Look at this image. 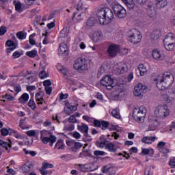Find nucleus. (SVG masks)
I'll list each match as a JSON object with an SVG mask.
<instances>
[{
    "label": "nucleus",
    "mask_w": 175,
    "mask_h": 175,
    "mask_svg": "<svg viewBox=\"0 0 175 175\" xmlns=\"http://www.w3.org/2000/svg\"><path fill=\"white\" fill-rule=\"evenodd\" d=\"M156 82L157 87L160 91H163L166 88H169L174 81V75L170 72H166L159 75L154 79Z\"/></svg>",
    "instance_id": "f257e3e1"
},
{
    "label": "nucleus",
    "mask_w": 175,
    "mask_h": 175,
    "mask_svg": "<svg viewBox=\"0 0 175 175\" xmlns=\"http://www.w3.org/2000/svg\"><path fill=\"white\" fill-rule=\"evenodd\" d=\"M96 16L100 25H107L114 18L113 10L109 8H103L98 10Z\"/></svg>",
    "instance_id": "f03ea898"
},
{
    "label": "nucleus",
    "mask_w": 175,
    "mask_h": 175,
    "mask_svg": "<svg viewBox=\"0 0 175 175\" xmlns=\"http://www.w3.org/2000/svg\"><path fill=\"white\" fill-rule=\"evenodd\" d=\"M146 114H147V110L144 107H136L133 110V118L137 122H140V121H144L146 118Z\"/></svg>",
    "instance_id": "7ed1b4c3"
},
{
    "label": "nucleus",
    "mask_w": 175,
    "mask_h": 175,
    "mask_svg": "<svg viewBox=\"0 0 175 175\" xmlns=\"http://www.w3.org/2000/svg\"><path fill=\"white\" fill-rule=\"evenodd\" d=\"M170 114V111L166 105H159L154 109V116L157 118H165Z\"/></svg>",
    "instance_id": "20e7f679"
},
{
    "label": "nucleus",
    "mask_w": 175,
    "mask_h": 175,
    "mask_svg": "<svg viewBox=\"0 0 175 175\" xmlns=\"http://www.w3.org/2000/svg\"><path fill=\"white\" fill-rule=\"evenodd\" d=\"M73 68L80 73H83L84 70H87L88 69V64H87L85 59L79 57L75 61Z\"/></svg>",
    "instance_id": "39448f33"
},
{
    "label": "nucleus",
    "mask_w": 175,
    "mask_h": 175,
    "mask_svg": "<svg viewBox=\"0 0 175 175\" xmlns=\"http://www.w3.org/2000/svg\"><path fill=\"white\" fill-rule=\"evenodd\" d=\"M129 40L133 43V44H137V43H140L142 40V35H140V33L137 31V29H134L129 33Z\"/></svg>",
    "instance_id": "423d86ee"
},
{
    "label": "nucleus",
    "mask_w": 175,
    "mask_h": 175,
    "mask_svg": "<svg viewBox=\"0 0 175 175\" xmlns=\"http://www.w3.org/2000/svg\"><path fill=\"white\" fill-rule=\"evenodd\" d=\"M113 10L115 13V16L118 17V18H124V17H126V10L122 5L115 4L113 6Z\"/></svg>",
    "instance_id": "0eeeda50"
},
{
    "label": "nucleus",
    "mask_w": 175,
    "mask_h": 175,
    "mask_svg": "<svg viewBox=\"0 0 175 175\" xmlns=\"http://www.w3.org/2000/svg\"><path fill=\"white\" fill-rule=\"evenodd\" d=\"M103 87H105L107 90H112L114 87V79L110 75H106L103 77L100 81Z\"/></svg>",
    "instance_id": "6e6552de"
},
{
    "label": "nucleus",
    "mask_w": 175,
    "mask_h": 175,
    "mask_svg": "<svg viewBox=\"0 0 175 175\" xmlns=\"http://www.w3.org/2000/svg\"><path fill=\"white\" fill-rule=\"evenodd\" d=\"M147 92V86L143 85V83H138L134 88L133 94L135 96L139 98H143V95Z\"/></svg>",
    "instance_id": "1a4fd4ad"
},
{
    "label": "nucleus",
    "mask_w": 175,
    "mask_h": 175,
    "mask_svg": "<svg viewBox=\"0 0 175 175\" xmlns=\"http://www.w3.org/2000/svg\"><path fill=\"white\" fill-rule=\"evenodd\" d=\"M66 144L68 146L70 150H71V151L73 152H77V151H79V150L83 147V144L76 142L72 139L66 140Z\"/></svg>",
    "instance_id": "9d476101"
},
{
    "label": "nucleus",
    "mask_w": 175,
    "mask_h": 175,
    "mask_svg": "<svg viewBox=\"0 0 175 175\" xmlns=\"http://www.w3.org/2000/svg\"><path fill=\"white\" fill-rule=\"evenodd\" d=\"M120 52V46L116 44H111L108 46L107 53L109 57L113 58Z\"/></svg>",
    "instance_id": "9b49d317"
},
{
    "label": "nucleus",
    "mask_w": 175,
    "mask_h": 175,
    "mask_svg": "<svg viewBox=\"0 0 175 175\" xmlns=\"http://www.w3.org/2000/svg\"><path fill=\"white\" fill-rule=\"evenodd\" d=\"M152 55L154 61H163L165 59V54L159 49H153Z\"/></svg>",
    "instance_id": "f8f14e48"
},
{
    "label": "nucleus",
    "mask_w": 175,
    "mask_h": 175,
    "mask_svg": "<svg viewBox=\"0 0 175 175\" xmlns=\"http://www.w3.org/2000/svg\"><path fill=\"white\" fill-rule=\"evenodd\" d=\"M5 47H9L6 49V51L8 54H10L12 51H14L18 47V44L12 40H8L5 42Z\"/></svg>",
    "instance_id": "ddd939ff"
},
{
    "label": "nucleus",
    "mask_w": 175,
    "mask_h": 175,
    "mask_svg": "<svg viewBox=\"0 0 175 175\" xmlns=\"http://www.w3.org/2000/svg\"><path fill=\"white\" fill-rule=\"evenodd\" d=\"M149 121V126L148 128V131H155L157 128H158V125H159V122H158V120L157 119L151 118V117H149L148 119Z\"/></svg>",
    "instance_id": "4468645a"
},
{
    "label": "nucleus",
    "mask_w": 175,
    "mask_h": 175,
    "mask_svg": "<svg viewBox=\"0 0 175 175\" xmlns=\"http://www.w3.org/2000/svg\"><path fill=\"white\" fill-rule=\"evenodd\" d=\"M47 133H49V131H46V130H42L40 132V139H42V143H44V144H47V143H50V141L53 139V135H51V136L49 137H44L45 135H47Z\"/></svg>",
    "instance_id": "2eb2a0df"
},
{
    "label": "nucleus",
    "mask_w": 175,
    "mask_h": 175,
    "mask_svg": "<svg viewBox=\"0 0 175 175\" xmlns=\"http://www.w3.org/2000/svg\"><path fill=\"white\" fill-rule=\"evenodd\" d=\"M68 45H66V44H65L64 42L60 44L58 49L59 55H68Z\"/></svg>",
    "instance_id": "dca6fc26"
},
{
    "label": "nucleus",
    "mask_w": 175,
    "mask_h": 175,
    "mask_svg": "<svg viewBox=\"0 0 175 175\" xmlns=\"http://www.w3.org/2000/svg\"><path fill=\"white\" fill-rule=\"evenodd\" d=\"M96 23H98V21H96L94 17H90L86 21L85 28L86 29H91V28L96 25Z\"/></svg>",
    "instance_id": "f3484780"
},
{
    "label": "nucleus",
    "mask_w": 175,
    "mask_h": 175,
    "mask_svg": "<svg viewBox=\"0 0 175 175\" xmlns=\"http://www.w3.org/2000/svg\"><path fill=\"white\" fill-rule=\"evenodd\" d=\"M128 69V66L126 64H123L121 65H116L114 67V70L117 72L118 75H121L124 73V72H126Z\"/></svg>",
    "instance_id": "a211bd4d"
},
{
    "label": "nucleus",
    "mask_w": 175,
    "mask_h": 175,
    "mask_svg": "<svg viewBox=\"0 0 175 175\" xmlns=\"http://www.w3.org/2000/svg\"><path fill=\"white\" fill-rule=\"evenodd\" d=\"M175 43V36L173 33H168L166 34L163 40V44Z\"/></svg>",
    "instance_id": "6ab92c4d"
},
{
    "label": "nucleus",
    "mask_w": 175,
    "mask_h": 175,
    "mask_svg": "<svg viewBox=\"0 0 175 175\" xmlns=\"http://www.w3.org/2000/svg\"><path fill=\"white\" fill-rule=\"evenodd\" d=\"M29 99V94H28V93H24L18 99V100L19 103H21V105H25V103L28 102Z\"/></svg>",
    "instance_id": "aec40b11"
},
{
    "label": "nucleus",
    "mask_w": 175,
    "mask_h": 175,
    "mask_svg": "<svg viewBox=\"0 0 175 175\" xmlns=\"http://www.w3.org/2000/svg\"><path fill=\"white\" fill-rule=\"evenodd\" d=\"M77 128L81 133H85L89 131L88 125L85 124V123H81V124H78Z\"/></svg>",
    "instance_id": "412c9836"
},
{
    "label": "nucleus",
    "mask_w": 175,
    "mask_h": 175,
    "mask_svg": "<svg viewBox=\"0 0 175 175\" xmlns=\"http://www.w3.org/2000/svg\"><path fill=\"white\" fill-rule=\"evenodd\" d=\"M102 39V32L100 31H94L92 36V40L96 43H98Z\"/></svg>",
    "instance_id": "4be33fe9"
},
{
    "label": "nucleus",
    "mask_w": 175,
    "mask_h": 175,
    "mask_svg": "<svg viewBox=\"0 0 175 175\" xmlns=\"http://www.w3.org/2000/svg\"><path fill=\"white\" fill-rule=\"evenodd\" d=\"M155 139H157V137H144L142 142L145 144H152V142H155Z\"/></svg>",
    "instance_id": "5701e85b"
},
{
    "label": "nucleus",
    "mask_w": 175,
    "mask_h": 175,
    "mask_svg": "<svg viewBox=\"0 0 175 175\" xmlns=\"http://www.w3.org/2000/svg\"><path fill=\"white\" fill-rule=\"evenodd\" d=\"M79 169L81 172H92V169L88 164H79Z\"/></svg>",
    "instance_id": "b1692460"
},
{
    "label": "nucleus",
    "mask_w": 175,
    "mask_h": 175,
    "mask_svg": "<svg viewBox=\"0 0 175 175\" xmlns=\"http://www.w3.org/2000/svg\"><path fill=\"white\" fill-rule=\"evenodd\" d=\"M83 17V14L81 13H77V12H75L73 14V16H72V21L74 23H80V21H82Z\"/></svg>",
    "instance_id": "393cba45"
},
{
    "label": "nucleus",
    "mask_w": 175,
    "mask_h": 175,
    "mask_svg": "<svg viewBox=\"0 0 175 175\" xmlns=\"http://www.w3.org/2000/svg\"><path fill=\"white\" fill-rule=\"evenodd\" d=\"M142 154L144 155H150V157L154 156V149L152 148H142Z\"/></svg>",
    "instance_id": "a878e982"
},
{
    "label": "nucleus",
    "mask_w": 175,
    "mask_h": 175,
    "mask_svg": "<svg viewBox=\"0 0 175 175\" xmlns=\"http://www.w3.org/2000/svg\"><path fill=\"white\" fill-rule=\"evenodd\" d=\"M36 100L37 102V105H43V96H42V91H39L36 94Z\"/></svg>",
    "instance_id": "bb28decb"
},
{
    "label": "nucleus",
    "mask_w": 175,
    "mask_h": 175,
    "mask_svg": "<svg viewBox=\"0 0 175 175\" xmlns=\"http://www.w3.org/2000/svg\"><path fill=\"white\" fill-rule=\"evenodd\" d=\"M126 4L129 10H132L135 8V3L133 0H122Z\"/></svg>",
    "instance_id": "cd10ccee"
},
{
    "label": "nucleus",
    "mask_w": 175,
    "mask_h": 175,
    "mask_svg": "<svg viewBox=\"0 0 175 175\" xmlns=\"http://www.w3.org/2000/svg\"><path fill=\"white\" fill-rule=\"evenodd\" d=\"M55 148H57V150H64V148H65V144H64V139H58L55 146Z\"/></svg>",
    "instance_id": "c85d7f7f"
},
{
    "label": "nucleus",
    "mask_w": 175,
    "mask_h": 175,
    "mask_svg": "<svg viewBox=\"0 0 175 175\" xmlns=\"http://www.w3.org/2000/svg\"><path fill=\"white\" fill-rule=\"evenodd\" d=\"M1 136H8V135H10V136H12V132H13V129H5L3 128L0 130Z\"/></svg>",
    "instance_id": "c756f323"
},
{
    "label": "nucleus",
    "mask_w": 175,
    "mask_h": 175,
    "mask_svg": "<svg viewBox=\"0 0 175 175\" xmlns=\"http://www.w3.org/2000/svg\"><path fill=\"white\" fill-rule=\"evenodd\" d=\"M138 70L140 76H144V75L147 74V67H146L144 64H139L138 66Z\"/></svg>",
    "instance_id": "7c9ffc66"
},
{
    "label": "nucleus",
    "mask_w": 175,
    "mask_h": 175,
    "mask_svg": "<svg viewBox=\"0 0 175 175\" xmlns=\"http://www.w3.org/2000/svg\"><path fill=\"white\" fill-rule=\"evenodd\" d=\"M167 5V0H156L157 8H165Z\"/></svg>",
    "instance_id": "2f4dec72"
},
{
    "label": "nucleus",
    "mask_w": 175,
    "mask_h": 175,
    "mask_svg": "<svg viewBox=\"0 0 175 175\" xmlns=\"http://www.w3.org/2000/svg\"><path fill=\"white\" fill-rule=\"evenodd\" d=\"M103 173L109 175L116 174V171H113V168H109L107 166H105L103 169Z\"/></svg>",
    "instance_id": "473e14b6"
},
{
    "label": "nucleus",
    "mask_w": 175,
    "mask_h": 175,
    "mask_svg": "<svg viewBox=\"0 0 175 175\" xmlns=\"http://www.w3.org/2000/svg\"><path fill=\"white\" fill-rule=\"evenodd\" d=\"M161 32L159 31V30H157V31H154L152 33H151V39H152V40H158V39H159L161 38Z\"/></svg>",
    "instance_id": "72a5a7b5"
},
{
    "label": "nucleus",
    "mask_w": 175,
    "mask_h": 175,
    "mask_svg": "<svg viewBox=\"0 0 175 175\" xmlns=\"http://www.w3.org/2000/svg\"><path fill=\"white\" fill-rule=\"evenodd\" d=\"M105 148H106V150H108V151H109V152H117V149L115 148L114 144H113L112 143L107 144L105 145Z\"/></svg>",
    "instance_id": "f704fd0d"
},
{
    "label": "nucleus",
    "mask_w": 175,
    "mask_h": 175,
    "mask_svg": "<svg viewBox=\"0 0 175 175\" xmlns=\"http://www.w3.org/2000/svg\"><path fill=\"white\" fill-rule=\"evenodd\" d=\"M111 115L114 117V118L121 120V115L120 114V111H118V109H113L111 111Z\"/></svg>",
    "instance_id": "c9c22d12"
},
{
    "label": "nucleus",
    "mask_w": 175,
    "mask_h": 175,
    "mask_svg": "<svg viewBox=\"0 0 175 175\" xmlns=\"http://www.w3.org/2000/svg\"><path fill=\"white\" fill-rule=\"evenodd\" d=\"M24 77L26 78V83L28 84H32V83L36 80V78L33 75L29 77L28 75H25Z\"/></svg>",
    "instance_id": "e433bc0d"
},
{
    "label": "nucleus",
    "mask_w": 175,
    "mask_h": 175,
    "mask_svg": "<svg viewBox=\"0 0 175 175\" xmlns=\"http://www.w3.org/2000/svg\"><path fill=\"white\" fill-rule=\"evenodd\" d=\"M164 47L167 50V51H172V50L175 47V42L164 44Z\"/></svg>",
    "instance_id": "4c0bfd02"
},
{
    "label": "nucleus",
    "mask_w": 175,
    "mask_h": 175,
    "mask_svg": "<svg viewBox=\"0 0 175 175\" xmlns=\"http://www.w3.org/2000/svg\"><path fill=\"white\" fill-rule=\"evenodd\" d=\"M66 108L70 110V111L73 112V111H76L77 110V106L76 105H70V103H66Z\"/></svg>",
    "instance_id": "58836bf2"
},
{
    "label": "nucleus",
    "mask_w": 175,
    "mask_h": 175,
    "mask_svg": "<svg viewBox=\"0 0 175 175\" xmlns=\"http://www.w3.org/2000/svg\"><path fill=\"white\" fill-rule=\"evenodd\" d=\"M39 171H40V174H42V175L51 174L53 173V170H46V169L42 168V167L40 169Z\"/></svg>",
    "instance_id": "ea45409f"
},
{
    "label": "nucleus",
    "mask_w": 175,
    "mask_h": 175,
    "mask_svg": "<svg viewBox=\"0 0 175 175\" xmlns=\"http://www.w3.org/2000/svg\"><path fill=\"white\" fill-rule=\"evenodd\" d=\"M36 54H38V51L36 50H32L26 53V55L30 58H35L36 57Z\"/></svg>",
    "instance_id": "a19ab883"
},
{
    "label": "nucleus",
    "mask_w": 175,
    "mask_h": 175,
    "mask_svg": "<svg viewBox=\"0 0 175 175\" xmlns=\"http://www.w3.org/2000/svg\"><path fill=\"white\" fill-rule=\"evenodd\" d=\"M27 105L29 107H31V109H32V110H35L36 109V104L35 103V101L33 100V98H32V97L28 102Z\"/></svg>",
    "instance_id": "79ce46f5"
},
{
    "label": "nucleus",
    "mask_w": 175,
    "mask_h": 175,
    "mask_svg": "<svg viewBox=\"0 0 175 175\" xmlns=\"http://www.w3.org/2000/svg\"><path fill=\"white\" fill-rule=\"evenodd\" d=\"M83 120H84V121H87V122H89V124H94V121L95 120V118H91L88 116H85L84 115L83 117H82Z\"/></svg>",
    "instance_id": "37998d69"
},
{
    "label": "nucleus",
    "mask_w": 175,
    "mask_h": 175,
    "mask_svg": "<svg viewBox=\"0 0 175 175\" xmlns=\"http://www.w3.org/2000/svg\"><path fill=\"white\" fill-rule=\"evenodd\" d=\"M42 169H53L54 167V165L51 163H49L47 162H43L42 165L41 167Z\"/></svg>",
    "instance_id": "c03bdc74"
},
{
    "label": "nucleus",
    "mask_w": 175,
    "mask_h": 175,
    "mask_svg": "<svg viewBox=\"0 0 175 175\" xmlns=\"http://www.w3.org/2000/svg\"><path fill=\"white\" fill-rule=\"evenodd\" d=\"M25 121H27L26 118L20 120L19 126L21 129H27V126H25Z\"/></svg>",
    "instance_id": "a18cd8bd"
},
{
    "label": "nucleus",
    "mask_w": 175,
    "mask_h": 175,
    "mask_svg": "<svg viewBox=\"0 0 175 175\" xmlns=\"http://www.w3.org/2000/svg\"><path fill=\"white\" fill-rule=\"evenodd\" d=\"M23 152H25V154L26 155H28V154H29V155H31V157H35V156H36V154H37L36 151L28 150H27V148H24Z\"/></svg>",
    "instance_id": "49530a36"
},
{
    "label": "nucleus",
    "mask_w": 175,
    "mask_h": 175,
    "mask_svg": "<svg viewBox=\"0 0 175 175\" xmlns=\"http://www.w3.org/2000/svg\"><path fill=\"white\" fill-rule=\"evenodd\" d=\"M161 100L165 103H170V97L167 94H163L161 96Z\"/></svg>",
    "instance_id": "de8ad7c7"
},
{
    "label": "nucleus",
    "mask_w": 175,
    "mask_h": 175,
    "mask_svg": "<svg viewBox=\"0 0 175 175\" xmlns=\"http://www.w3.org/2000/svg\"><path fill=\"white\" fill-rule=\"evenodd\" d=\"M16 37L20 40H23V39H26L27 36L24 33L23 31H19L16 33Z\"/></svg>",
    "instance_id": "09e8293b"
},
{
    "label": "nucleus",
    "mask_w": 175,
    "mask_h": 175,
    "mask_svg": "<svg viewBox=\"0 0 175 175\" xmlns=\"http://www.w3.org/2000/svg\"><path fill=\"white\" fill-rule=\"evenodd\" d=\"M49 76V74L46 72V70H43L39 73V77L42 80H44V79H47V77Z\"/></svg>",
    "instance_id": "8fccbe9b"
},
{
    "label": "nucleus",
    "mask_w": 175,
    "mask_h": 175,
    "mask_svg": "<svg viewBox=\"0 0 175 175\" xmlns=\"http://www.w3.org/2000/svg\"><path fill=\"white\" fill-rule=\"evenodd\" d=\"M64 130L66 131L67 132H72V131H75V126L74 124L66 125Z\"/></svg>",
    "instance_id": "3c124183"
},
{
    "label": "nucleus",
    "mask_w": 175,
    "mask_h": 175,
    "mask_svg": "<svg viewBox=\"0 0 175 175\" xmlns=\"http://www.w3.org/2000/svg\"><path fill=\"white\" fill-rule=\"evenodd\" d=\"M94 154L96 157H104V155H107V153L105 152V151H102V150H94Z\"/></svg>",
    "instance_id": "603ef678"
},
{
    "label": "nucleus",
    "mask_w": 175,
    "mask_h": 175,
    "mask_svg": "<svg viewBox=\"0 0 175 175\" xmlns=\"http://www.w3.org/2000/svg\"><path fill=\"white\" fill-rule=\"evenodd\" d=\"M110 125V123H109V122H107V121H105V120H103L101 122V129L103 131H106V129H107V126H109Z\"/></svg>",
    "instance_id": "864d4df0"
},
{
    "label": "nucleus",
    "mask_w": 175,
    "mask_h": 175,
    "mask_svg": "<svg viewBox=\"0 0 175 175\" xmlns=\"http://www.w3.org/2000/svg\"><path fill=\"white\" fill-rule=\"evenodd\" d=\"M77 10H87V8H84V5H83V2H81V1H79L77 3Z\"/></svg>",
    "instance_id": "5fc2aeb1"
},
{
    "label": "nucleus",
    "mask_w": 175,
    "mask_h": 175,
    "mask_svg": "<svg viewBox=\"0 0 175 175\" xmlns=\"http://www.w3.org/2000/svg\"><path fill=\"white\" fill-rule=\"evenodd\" d=\"M3 147L6 148V150H9V148H12V141L10 139L8 141V142H3V144L1 145Z\"/></svg>",
    "instance_id": "6e6d98bb"
},
{
    "label": "nucleus",
    "mask_w": 175,
    "mask_h": 175,
    "mask_svg": "<svg viewBox=\"0 0 175 175\" xmlns=\"http://www.w3.org/2000/svg\"><path fill=\"white\" fill-rule=\"evenodd\" d=\"M68 121L70 124H77V119L75 115H72L69 118Z\"/></svg>",
    "instance_id": "4d7b16f0"
},
{
    "label": "nucleus",
    "mask_w": 175,
    "mask_h": 175,
    "mask_svg": "<svg viewBox=\"0 0 175 175\" xmlns=\"http://www.w3.org/2000/svg\"><path fill=\"white\" fill-rule=\"evenodd\" d=\"M169 165L172 169H175V157H172L169 161Z\"/></svg>",
    "instance_id": "13d9d810"
},
{
    "label": "nucleus",
    "mask_w": 175,
    "mask_h": 175,
    "mask_svg": "<svg viewBox=\"0 0 175 175\" xmlns=\"http://www.w3.org/2000/svg\"><path fill=\"white\" fill-rule=\"evenodd\" d=\"M12 135H14V137L16 139H23V135L21 134L18 133L17 131L12 129Z\"/></svg>",
    "instance_id": "bf43d9fd"
},
{
    "label": "nucleus",
    "mask_w": 175,
    "mask_h": 175,
    "mask_svg": "<svg viewBox=\"0 0 175 175\" xmlns=\"http://www.w3.org/2000/svg\"><path fill=\"white\" fill-rule=\"evenodd\" d=\"M21 3L20 2H18L15 4V10H16V12H18V13H21V12H23V10H21Z\"/></svg>",
    "instance_id": "052dcab7"
},
{
    "label": "nucleus",
    "mask_w": 175,
    "mask_h": 175,
    "mask_svg": "<svg viewBox=\"0 0 175 175\" xmlns=\"http://www.w3.org/2000/svg\"><path fill=\"white\" fill-rule=\"evenodd\" d=\"M6 32H8L6 27L1 26L0 27V36H3Z\"/></svg>",
    "instance_id": "680f3d73"
},
{
    "label": "nucleus",
    "mask_w": 175,
    "mask_h": 175,
    "mask_svg": "<svg viewBox=\"0 0 175 175\" xmlns=\"http://www.w3.org/2000/svg\"><path fill=\"white\" fill-rule=\"evenodd\" d=\"M154 174V168L150 167L148 170L145 171L144 175H153Z\"/></svg>",
    "instance_id": "e2e57ef3"
},
{
    "label": "nucleus",
    "mask_w": 175,
    "mask_h": 175,
    "mask_svg": "<svg viewBox=\"0 0 175 175\" xmlns=\"http://www.w3.org/2000/svg\"><path fill=\"white\" fill-rule=\"evenodd\" d=\"M26 135H27V136H29L30 137H32L33 136H36V131L35 130H30L26 132Z\"/></svg>",
    "instance_id": "0e129e2a"
},
{
    "label": "nucleus",
    "mask_w": 175,
    "mask_h": 175,
    "mask_svg": "<svg viewBox=\"0 0 175 175\" xmlns=\"http://www.w3.org/2000/svg\"><path fill=\"white\" fill-rule=\"evenodd\" d=\"M14 91H15V94L14 95H17V94H18V92H21V86H20V85H16L14 87Z\"/></svg>",
    "instance_id": "69168bd1"
},
{
    "label": "nucleus",
    "mask_w": 175,
    "mask_h": 175,
    "mask_svg": "<svg viewBox=\"0 0 175 175\" xmlns=\"http://www.w3.org/2000/svg\"><path fill=\"white\" fill-rule=\"evenodd\" d=\"M3 98H4V99H7V100H9L10 102L14 100V97L8 94L3 96Z\"/></svg>",
    "instance_id": "338daca9"
},
{
    "label": "nucleus",
    "mask_w": 175,
    "mask_h": 175,
    "mask_svg": "<svg viewBox=\"0 0 175 175\" xmlns=\"http://www.w3.org/2000/svg\"><path fill=\"white\" fill-rule=\"evenodd\" d=\"M96 142H98L100 143H104V144H107V139H106V137H105V135H102L99 137L98 140Z\"/></svg>",
    "instance_id": "774afa93"
}]
</instances>
